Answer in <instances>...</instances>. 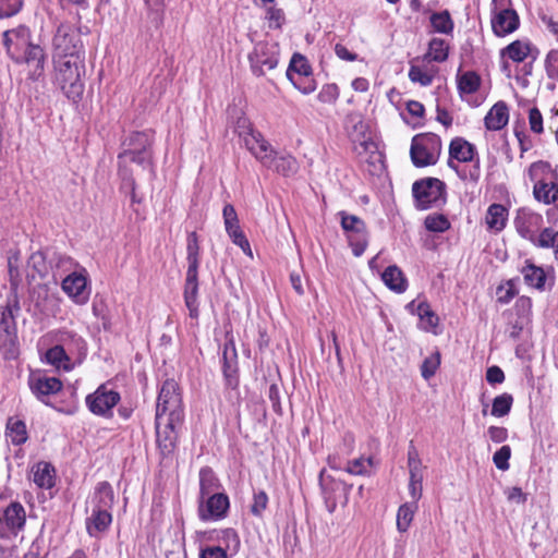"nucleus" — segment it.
<instances>
[{"mask_svg": "<svg viewBox=\"0 0 558 558\" xmlns=\"http://www.w3.org/2000/svg\"><path fill=\"white\" fill-rule=\"evenodd\" d=\"M31 33L25 26H20L3 33V44L7 52L16 63H25L28 68V75L37 80L44 74L45 51L29 41Z\"/></svg>", "mask_w": 558, "mask_h": 558, "instance_id": "obj_1", "label": "nucleus"}, {"mask_svg": "<svg viewBox=\"0 0 558 558\" xmlns=\"http://www.w3.org/2000/svg\"><path fill=\"white\" fill-rule=\"evenodd\" d=\"M56 83L62 89L64 95L78 101L84 93L85 64L84 56L72 54L66 58L54 59Z\"/></svg>", "mask_w": 558, "mask_h": 558, "instance_id": "obj_2", "label": "nucleus"}, {"mask_svg": "<svg viewBox=\"0 0 558 558\" xmlns=\"http://www.w3.org/2000/svg\"><path fill=\"white\" fill-rule=\"evenodd\" d=\"M412 193L417 209L437 207L446 201V184L436 178H425L415 181Z\"/></svg>", "mask_w": 558, "mask_h": 558, "instance_id": "obj_3", "label": "nucleus"}, {"mask_svg": "<svg viewBox=\"0 0 558 558\" xmlns=\"http://www.w3.org/2000/svg\"><path fill=\"white\" fill-rule=\"evenodd\" d=\"M156 416L184 420L182 395L174 379H167L161 385L156 405Z\"/></svg>", "mask_w": 558, "mask_h": 558, "instance_id": "obj_4", "label": "nucleus"}, {"mask_svg": "<svg viewBox=\"0 0 558 558\" xmlns=\"http://www.w3.org/2000/svg\"><path fill=\"white\" fill-rule=\"evenodd\" d=\"M441 149V142L434 133L417 134L412 138L410 155L416 167L436 163Z\"/></svg>", "mask_w": 558, "mask_h": 558, "instance_id": "obj_5", "label": "nucleus"}, {"mask_svg": "<svg viewBox=\"0 0 558 558\" xmlns=\"http://www.w3.org/2000/svg\"><path fill=\"white\" fill-rule=\"evenodd\" d=\"M280 48L274 41H259L248 54L250 66L254 75L262 76L274 70L279 62Z\"/></svg>", "mask_w": 558, "mask_h": 558, "instance_id": "obj_6", "label": "nucleus"}, {"mask_svg": "<svg viewBox=\"0 0 558 558\" xmlns=\"http://www.w3.org/2000/svg\"><path fill=\"white\" fill-rule=\"evenodd\" d=\"M341 227L347 233L348 241L355 256H361L368 244V232L365 222L355 215L340 211Z\"/></svg>", "mask_w": 558, "mask_h": 558, "instance_id": "obj_7", "label": "nucleus"}, {"mask_svg": "<svg viewBox=\"0 0 558 558\" xmlns=\"http://www.w3.org/2000/svg\"><path fill=\"white\" fill-rule=\"evenodd\" d=\"M121 397L108 384L100 385L93 393L86 397L88 410L98 416L111 417L112 409L119 403Z\"/></svg>", "mask_w": 558, "mask_h": 558, "instance_id": "obj_8", "label": "nucleus"}, {"mask_svg": "<svg viewBox=\"0 0 558 558\" xmlns=\"http://www.w3.org/2000/svg\"><path fill=\"white\" fill-rule=\"evenodd\" d=\"M54 59L81 54L83 45L78 33L70 24H60L53 37Z\"/></svg>", "mask_w": 558, "mask_h": 558, "instance_id": "obj_9", "label": "nucleus"}, {"mask_svg": "<svg viewBox=\"0 0 558 558\" xmlns=\"http://www.w3.org/2000/svg\"><path fill=\"white\" fill-rule=\"evenodd\" d=\"M26 512L22 504L12 501L0 511V538L11 539L25 526Z\"/></svg>", "mask_w": 558, "mask_h": 558, "instance_id": "obj_10", "label": "nucleus"}, {"mask_svg": "<svg viewBox=\"0 0 558 558\" xmlns=\"http://www.w3.org/2000/svg\"><path fill=\"white\" fill-rule=\"evenodd\" d=\"M311 76L312 68L307 59L300 53H294L287 70V77L300 92L310 94L316 88Z\"/></svg>", "mask_w": 558, "mask_h": 558, "instance_id": "obj_11", "label": "nucleus"}, {"mask_svg": "<svg viewBox=\"0 0 558 558\" xmlns=\"http://www.w3.org/2000/svg\"><path fill=\"white\" fill-rule=\"evenodd\" d=\"M157 445L163 456H167L175 448L178 439L177 428L183 421H175L174 417H155Z\"/></svg>", "mask_w": 558, "mask_h": 558, "instance_id": "obj_12", "label": "nucleus"}, {"mask_svg": "<svg viewBox=\"0 0 558 558\" xmlns=\"http://www.w3.org/2000/svg\"><path fill=\"white\" fill-rule=\"evenodd\" d=\"M153 133L150 131L145 132H132L123 141V151L118 155L119 167H125L128 165V156L134 154V151L151 150Z\"/></svg>", "mask_w": 558, "mask_h": 558, "instance_id": "obj_13", "label": "nucleus"}, {"mask_svg": "<svg viewBox=\"0 0 558 558\" xmlns=\"http://www.w3.org/2000/svg\"><path fill=\"white\" fill-rule=\"evenodd\" d=\"M198 267L199 265L187 264L184 283V302L192 318L198 317Z\"/></svg>", "mask_w": 558, "mask_h": 558, "instance_id": "obj_14", "label": "nucleus"}, {"mask_svg": "<svg viewBox=\"0 0 558 558\" xmlns=\"http://www.w3.org/2000/svg\"><path fill=\"white\" fill-rule=\"evenodd\" d=\"M62 290L76 303L85 304L89 298L87 278L82 272H72L62 281Z\"/></svg>", "mask_w": 558, "mask_h": 558, "instance_id": "obj_15", "label": "nucleus"}, {"mask_svg": "<svg viewBox=\"0 0 558 558\" xmlns=\"http://www.w3.org/2000/svg\"><path fill=\"white\" fill-rule=\"evenodd\" d=\"M240 136L243 137L246 148L259 159L263 165H267L270 160V154L274 151L263 135L247 128V131L240 132Z\"/></svg>", "mask_w": 558, "mask_h": 558, "instance_id": "obj_16", "label": "nucleus"}, {"mask_svg": "<svg viewBox=\"0 0 558 558\" xmlns=\"http://www.w3.org/2000/svg\"><path fill=\"white\" fill-rule=\"evenodd\" d=\"M222 372L226 380V385L229 388H236L239 385L238 375V354L235 350L234 340L230 338L223 348L222 353Z\"/></svg>", "mask_w": 558, "mask_h": 558, "instance_id": "obj_17", "label": "nucleus"}, {"mask_svg": "<svg viewBox=\"0 0 558 558\" xmlns=\"http://www.w3.org/2000/svg\"><path fill=\"white\" fill-rule=\"evenodd\" d=\"M32 392L41 401L46 397L58 393L62 389V383L57 377H49L41 374H33L28 379Z\"/></svg>", "mask_w": 558, "mask_h": 558, "instance_id": "obj_18", "label": "nucleus"}, {"mask_svg": "<svg viewBox=\"0 0 558 558\" xmlns=\"http://www.w3.org/2000/svg\"><path fill=\"white\" fill-rule=\"evenodd\" d=\"M207 501L205 508L199 507V517L204 521L218 520L226 517L229 509V498L226 494L216 493L206 496Z\"/></svg>", "mask_w": 558, "mask_h": 558, "instance_id": "obj_19", "label": "nucleus"}, {"mask_svg": "<svg viewBox=\"0 0 558 558\" xmlns=\"http://www.w3.org/2000/svg\"><path fill=\"white\" fill-rule=\"evenodd\" d=\"M493 13L492 28L495 35L499 37L506 36L519 27V15L513 9L495 11Z\"/></svg>", "mask_w": 558, "mask_h": 558, "instance_id": "obj_20", "label": "nucleus"}, {"mask_svg": "<svg viewBox=\"0 0 558 558\" xmlns=\"http://www.w3.org/2000/svg\"><path fill=\"white\" fill-rule=\"evenodd\" d=\"M509 121V108L502 100L497 101L487 112L484 123L489 131H499L504 129Z\"/></svg>", "mask_w": 558, "mask_h": 558, "instance_id": "obj_21", "label": "nucleus"}, {"mask_svg": "<svg viewBox=\"0 0 558 558\" xmlns=\"http://www.w3.org/2000/svg\"><path fill=\"white\" fill-rule=\"evenodd\" d=\"M5 437L13 446H22L28 440L26 423L19 416H10L5 425Z\"/></svg>", "mask_w": 558, "mask_h": 558, "instance_id": "obj_22", "label": "nucleus"}, {"mask_svg": "<svg viewBox=\"0 0 558 558\" xmlns=\"http://www.w3.org/2000/svg\"><path fill=\"white\" fill-rule=\"evenodd\" d=\"M112 522L110 510L94 509L86 519V530L90 536L105 532Z\"/></svg>", "mask_w": 558, "mask_h": 558, "instance_id": "obj_23", "label": "nucleus"}, {"mask_svg": "<svg viewBox=\"0 0 558 558\" xmlns=\"http://www.w3.org/2000/svg\"><path fill=\"white\" fill-rule=\"evenodd\" d=\"M533 194L538 202L554 204L558 199V183L553 178L541 179L534 184Z\"/></svg>", "mask_w": 558, "mask_h": 558, "instance_id": "obj_24", "label": "nucleus"}, {"mask_svg": "<svg viewBox=\"0 0 558 558\" xmlns=\"http://www.w3.org/2000/svg\"><path fill=\"white\" fill-rule=\"evenodd\" d=\"M475 153V146L462 137L453 138L449 145L450 159H456L459 162L473 161Z\"/></svg>", "mask_w": 558, "mask_h": 558, "instance_id": "obj_25", "label": "nucleus"}, {"mask_svg": "<svg viewBox=\"0 0 558 558\" xmlns=\"http://www.w3.org/2000/svg\"><path fill=\"white\" fill-rule=\"evenodd\" d=\"M532 307V302L529 298H520L517 300L514 308L518 313V319L510 323L509 336L513 339L519 338L523 330L524 324L529 320V314Z\"/></svg>", "mask_w": 558, "mask_h": 558, "instance_id": "obj_26", "label": "nucleus"}, {"mask_svg": "<svg viewBox=\"0 0 558 558\" xmlns=\"http://www.w3.org/2000/svg\"><path fill=\"white\" fill-rule=\"evenodd\" d=\"M94 509L110 510L114 504V493L108 482H100L92 499Z\"/></svg>", "mask_w": 558, "mask_h": 558, "instance_id": "obj_27", "label": "nucleus"}, {"mask_svg": "<svg viewBox=\"0 0 558 558\" xmlns=\"http://www.w3.org/2000/svg\"><path fill=\"white\" fill-rule=\"evenodd\" d=\"M539 220L541 216L536 214L521 211L514 221L517 231L522 238L534 243L537 235L532 230L531 226L536 225Z\"/></svg>", "mask_w": 558, "mask_h": 558, "instance_id": "obj_28", "label": "nucleus"}, {"mask_svg": "<svg viewBox=\"0 0 558 558\" xmlns=\"http://www.w3.org/2000/svg\"><path fill=\"white\" fill-rule=\"evenodd\" d=\"M265 166L274 169L284 177H291L295 174L299 169L296 159L290 155L272 156V154H270V160Z\"/></svg>", "mask_w": 558, "mask_h": 558, "instance_id": "obj_29", "label": "nucleus"}, {"mask_svg": "<svg viewBox=\"0 0 558 558\" xmlns=\"http://www.w3.org/2000/svg\"><path fill=\"white\" fill-rule=\"evenodd\" d=\"M508 217L507 208L501 204H492L486 214V225L489 230L499 232L506 227Z\"/></svg>", "mask_w": 558, "mask_h": 558, "instance_id": "obj_30", "label": "nucleus"}, {"mask_svg": "<svg viewBox=\"0 0 558 558\" xmlns=\"http://www.w3.org/2000/svg\"><path fill=\"white\" fill-rule=\"evenodd\" d=\"M381 279L385 284L392 291L401 293L407 290V279L403 276V272L397 266L387 267Z\"/></svg>", "mask_w": 558, "mask_h": 558, "instance_id": "obj_31", "label": "nucleus"}, {"mask_svg": "<svg viewBox=\"0 0 558 558\" xmlns=\"http://www.w3.org/2000/svg\"><path fill=\"white\" fill-rule=\"evenodd\" d=\"M34 483L40 488H51L54 485V468L48 462H38L34 469Z\"/></svg>", "mask_w": 558, "mask_h": 558, "instance_id": "obj_32", "label": "nucleus"}, {"mask_svg": "<svg viewBox=\"0 0 558 558\" xmlns=\"http://www.w3.org/2000/svg\"><path fill=\"white\" fill-rule=\"evenodd\" d=\"M218 488L219 481L214 471L208 466L202 468L199 471V493L202 502L206 496L216 494Z\"/></svg>", "mask_w": 558, "mask_h": 558, "instance_id": "obj_33", "label": "nucleus"}, {"mask_svg": "<svg viewBox=\"0 0 558 558\" xmlns=\"http://www.w3.org/2000/svg\"><path fill=\"white\" fill-rule=\"evenodd\" d=\"M16 329L0 328V351L5 359L16 357L17 350Z\"/></svg>", "mask_w": 558, "mask_h": 558, "instance_id": "obj_34", "label": "nucleus"}, {"mask_svg": "<svg viewBox=\"0 0 558 558\" xmlns=\"http://www.w3.org/2000/svg\"><path fill=\"white\" fill-rule=\"evenodd\" d=\"M531 52V44L524 40H514L501 51L502 57H508L513 62L524 61Z\"/></svg>", "mask_w": 558, "mask_h": 558, "instance_id": "obj_35", "label": "nucleus"}, {"mask_svg": "<svg viewBox=\"0 0 558 558\" xmlns=\"http://www.w3.org/2000/svg\"><path fill=\"white\" fill-rule=\"evenodd\" d=\"M20 311V303L14 295L9 298L7 304L0 306V328L16 329L14 312Z\"/></svg>", "mask_w": 558, "mask_h": 558, "instance_id": "obj_36", "label": "nucleus"}, {"mask_svg": "<svg viewBox=\"0 0 558 558\" xmlns=\"http://www.w3.org/2000/svg\"><path fill=\"white\" fill-rule=\"evenodd\" d=\"M522 275L526 284L543 290L546 282V275L543 268L533 264H526L522 268Z\"/></svg>", "mask_w": 558, "mask_h": 558, "instance_id": "obj_37", "label": "nucleus"}, {"mask_svg": "<svg viewBox=\"0 0 558 558\" xmlns=\"http://www.w3.org/2000/svg\"><path fill=\"white\" fill-rule=\"evenodd\" d=\"M416 510L417 505L415 502H405L399 507L397 513V529L399 532L404 533L409 530Z\"/></svg>", "mask_w": 558, "mask_h": 558, "instance_id": "obj_38", "label": "nucleus"}, {"mask_svg": "<svg viewBox=\"0 0 558 558\" xmlns=\"http://www.w3.org/2000/svg\"><path fill=\"white\" fill-rule=\"evenodd\" d=\"M46 360L57 368L71 369L70 357L62 345H54L46 352Z\"/></svg>", "mask_w": 558, "mask_h": 558, "instance_id": "obj_39", "label": "nucleus"}, {"mask_svg": "<svg viewBox=\"0 0 558 558\" xmlns=\"http://www.w3.org/2000/svg\"><path fill=\"white\" fill-rule=\"evenodd\" d=\"M408 468L410 480L423 481V469L422 461L418 456V451L411 441L408 450Z\"/></svg>", "mask_w": 558, "mask_h": 558, "instance_id": "obj_40", "label": "nucleus"}, {"mask_svg": "<svg viewBox=\"0 0 558 558\" xmlns=\"http://www.w3.org/2000/svg\"><path fill=\"white\" fill-rule=\"evenodd\" d=\"M481 85V77L473 71H468L458 77L460 94H474Z\"/></svg>", "mask_w": 558, "mask_h": 558, "instance_id": "obj_41", "label": "nucleus"}, {"mask_svg": "<svg viewBox=\"0 0 558 558\" xmlns=\"http://www.w3.org/2000/svg\"><path fill=\"white\" fill-rule=\"evenodd\" d=\"M430 24L436 32L442 34H450L453 29V21L447 10L432 14Z\"/></svg>", "mask_w": 558, "mask_h": 558, "instance_id": "obj_42", "label": "nucleus"}, {"mask_svg": "<svg viewBox=\"0 0 558 558\" xmlns=\"http://www.w3.org/2000/svg\"><path fill=\"white\" fill-rule=\"evenodd\" d=\"M534 244L544 248H554L556 258H558V231L545 228L536 236Z\"/></svg>", "mask_w": 558, "mask_h": 558, "instance_id": "obj_43", "label": "nucleus"}, {"mask_svg": "<svg viewBox=\"0 0 558 558\" xmlns=\"http://www.w3.org/2000/svg\"><path fill=\"white\" fill-rule=\"evenodd\" d=\"M512 403H513V397L510 393H502L500 396H497L493 400L492 412H490L492 415L496 416V417L506 416L510 412V410L512 408Z\"/></svg>", "mask_w": 558, "mask_h": 558, "instance_id": "obj_44", "label": "nucleus"}, {"mask_svg": "<svg viewBox=\"0 0 558 558\" xmlns=\"http://www.w3.org/2000/svg\"><path fill=\"white\" fill-rule=\"evenodd\" d=\"M427 57L436 62H442L448 57V47L444 39L433 38L428 45Z\"/></svg>", "mask_w": 558, "mask_h": 558, "instance_id": "obj_45", "label": "nucleus"}, {"mask_svg": "<svg viewBox=\"0 0 558 558\" xmlns=\"http://www.w3.org/2000/svg\"><path fill=\"white\" fill-rule=\"evenodd\" d=\"M199 243L198 236L195 231L190 232L187 234V243H186V260L187 264L199 265L201 256H199Z\"/></svg>", "mask_w": 558, "mask_h": 558, "instance_id": "obj_46", "label": "nucleus"}, {"mask_svg": "<svg viewBox=\"0 0 558 558\" xmlns=\"http://www.w3.org/2000/svg\"><path fill=\"white\" fill-rule=\"evenodd\" d=\"M225 227L227 233L233 234V232L242 231L239 225V219L234 207L231 204H227L222 210Z\"/></svg>", "mask_w": 558, "mask_h": 558, "instance_id": "obj_47", "label": "nucleus"}, {"mask_svg": "<svg viewBox=\"0 0 558 558\" xmlns=\"http://www.w3.org/2000/svg\"><path fill=\"white\" fill-rule=\"evenodd\" d=\"M439 365H440V353L438 351H436L423 361V363L421 365L422 377L426 380L432 378L436 374Z\"/></svg>", "mask_w": 558, "mask_h": 558, "instance_id": "obj_48", "label": "nucleus"}, {"mask_svg": "<svg viewBox=\"0 0 558 558\" xmlns=\"http://www.w3.org/2000/svg\"><path fill=\"white\" fill-rule=\"evenodd\" d=\"M46 258L47 256L44 251H37L29 256L27 264L40 277H45L48 274Z\"/></svg>", "mask_w": 558, "mask_h": 558, "instance_id": "obj_49", "label": "nucleus"}, {"mask_svg": "<svg viewBox=\"0 0 558 558\" xmlns=\"http://www.w3.org/2000/svg\"><path fill=\"white\" fill-rule=\"evenodd\" d=\"M424 225L432 232H444L450 228V222L444 215H429L425 218Z\"/></svg>", "mask_w": 558, "mask_h": 558, "instance_id": "obj_50", "label": "nucleus"}, {"mask_svg": "<svg viewBox=\"0 0 558 558\" xmlns=\"http://www.w3.org/2000/svg\"><path fill=\"white\" fill-rule=\"evenodd\" d=\"M417 315L422 322L427 324V327H436L438 325V316L430 310V306L426 302H421L416 308Z\"/></svg>", "mask_w": 558, "mask_h": 558, "instance_id": "obj_51", "label": "nucleus"}, {"mask_svg": "<svg viewBox=\"0 0 558 558\" xmlns=\"http://www.w3.org/2000/svg\"><path fill=\"white\" fill-rule=\"evenodd\" d=\"M511 457V448L508 445L502 446L493 456V462L498 470L507 471L509 469V459Z\"/></svg>", "mask_w": 558, "mask_h": 558, "instance_id": "obj_52", "label": "nucleus"}, {"mask_svg": "<svg viewBox=\"0 0 558 558\" xmlns=\"http://www.w3.org/2000/svg\"><path fill=\"white\" fill-rule=\"evenodd\" d=\"M545 70L549 78L558 81V49H551L545 59Z\"/></svg>", "mask_w": 558, "mask_h": 558, "instance_id": "obj_53", "label": "nucleus"}, {"mask_svg": "<svg viewBox=\"0 0 558 558\" xmlns=\"http://www.w3.org/2000/svg\"><path fill=\"white\" fill-rule=\"evenodd\" d=\"M23 0H0V19L11 17L20 12Z\"/></svg>", "mask_w": 558, "mask_h": 558, "instance_id": "obj_54", "label": "nucleus"}, {"mask_svg": "<svg viewBox=\"0 0 558 558\" xmlns=\"http://www.w3.org/2000/svg\"><path fill=\"white\" fill-rule=\"evenodd\" d=\"M409 77L412 82L420 83L422 86H428L433 82V75L416 65L410 68Z\"/></svg>", "mask_w": 558, "mask_h": 558, "instance_id": "obj_55", "label": "nucleus"}, {"mask_svg": "<svg viewBox=\"0 0 558 558\" xmlns=\"http://www.w3.org/2000/svg\"><path fill=\"white\" fill-rule=\"evenodd\" d=\"M318 100L324 104H333L339 97V88L336 84H326L318 93Z\"/></svg>", "mask_w": 558, "mask_h": 558, "instance_id": "obj_56", "label": "nucleus"}, {"mask_svg": "<svg viewBox=\"0 0 558 558\" xmlns=\"http://www.w3.org/2000/svg\"><path fill=\"white\" fill-rule=\"evenodd\" d=\"M266 20L270 28H280L284 23V13L281 9L269 7L266 11Z\"/></svg>", "mask_w": 558, "mask_h": 558, "instance_id": "obj_57", "label": "nucleus"}, {"mask_svg": "<svg viewBox=\"0 0 558 558\" xmlns=\"http://www.w3.org/2000/svg\"><path fill=\"white\" fill-rule=\"evenodd\" d=\"M268 496L264 490H259L254 494L253 504L251 506L252 514L260 517L264 510L267 508Z\"/></svg>", "mask_w": 558, "mask_h": 558, "instance_id": "obj_58", "label": "nucleus"}, {"mask_svg": "<svg viewBox=\"0 0 558 558\" xmlns=\"http://www.w3.org/2000/svg\"><path fill=\"white\" fill-rule=\"evenodd\" d=\"M529 125L534 134H542L544 132L543 116L536 107L529 110Z\"/></svg>", "mask_w": 558, "mask_h": 558, "instance_id": "obj_59", "label": "nucleus"}, {"mask_svg": "<svg viewBox=\"0 0 558 558\" xmlns=\"http://www.w3.org/2000/svg\"><path fill=\"white\" fill-rule=\"evenodd\" d=\"M151 150L134 151V154H130V156H128V163L135 162L138 166L146 168L151 165Z\"/></svg>", "mask_w": 558, "mask_h": 558, "instance_id": "obj_60", "label": "nucleus"}, {"mask_svg": "<svg viewBox=\"0 0 558 558\" xmlns=\"http://www.w3.org/2000/svg\"><path fill=\"white\" fill-rule=\"evenodd\" d=\"M232 239V242L240 246L242 251L250 257H253V253L251 250V245L246 236L244 235L243 231L233 232V234L229 235Z\"/></svg>", "mask_w": 558, "mask_h": 558, "instance_id": "obj_61", "label": "nucleus"}, {"mask_svg": "<svg viewBox=\"0 0 558 558\" xmlns=\"http://www.w3.org/2000/svg\"><path fill=\"white\" fill-rule=\"evenodd\" d=\"M539 19L546 29L558 40V20L554 15L547 13H541Z\"/></svg>", "mask_w": 558, "mask_h": 558, "instance_id": "obj_62", "label": "nucleus"}, {"mask_svg": "<svg viewBox=\"0 0 558 558\" xmlns=\"http://www.w3.org/2000/svg\"><path fill=\"white\" fill-rule=\"evenodd\" d=\"M486 380L490 385L501 384L505 381V373L499 366H490L486 371Z\"/></svg>", "mask_w": 558, "mask_h": 558, "instance_id": "obj_63", "label": "nucleus"}, {"mask_svg": "<svg viewBox=\"0 0 558 558\" xmlns=\"http://www.w3.org/2000/svg\"><path fill=\"white\" fill-rule=\"evenodd\" d=\"M199 558H227V553L221 547L209 546L202 549Z\"/></svg>", "mask_w": 558, "mask_h": 558, "instance_id": "obj_64", "label": "nucleus"}]
</instances>
